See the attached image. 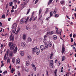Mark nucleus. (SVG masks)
<instances>
[{
    "instance_id": "1",
    "label": "nucleus",
    "mask_w": 76,
    "mask_h": 76,
    "mask_svg": "<svg viewBox=\"0 0 76 76\" xmlns=\"http://www.w3.org/2000/svg\"><path fill=\"white\" fill-rule=\"evenodd\" d=\"M32 50V53L33 54H34L35 53L37 55H38L39 54V49L37 48V47H36L33 48Z\"/></svg>"
},
{
    "instance_id": "2",
    "label": "nucleus",
    "mask_w": 76,
    "mask_h": 76,
    "mask_svg": "<svg viewBox=\"0 0 76 76\" xmlns=\"http://www.w3.org/2000/svg\"><path fill=\"white\" fill-rule=\"evenodd\" d=\"M17 26L18 24L16 23H15L13 24L12 27V31L13 34H15V32H16V28H17Z\"/></svg>"
},
{
    "instance_id": "3",
    "label": "nucleus",
    "mask_w": 76,
    "mask_h": 76,
    "mask_svg": "<svg viewBox=\"0 0 76 76\" xmlns=\"http://www.w3.org/2000/svg\"><path fill=\"white\" fill-rule=\"evenodd\" d=\"M10 46H11L10 47ZM15 46H16L15 44H14L12 42H10L9 44V46L10 47V49L11 50H13L15 48Z\"/></svg>"
},
{
    "instance_id": "4",
    "label": "nucleus",
    "mask_w": 76,
    "mask_h": 76,
    "mask_svg": "<svg viewBox=\"0 0 76 76\" xmlns=\"http://www.w3.org/2000/svg\"><path fill=\"white\" fill-rule=\"evenodd\" d=\"M48 48V45H47V43H45V47L43 45H41L40 46V49L41 50V51H42L44 50H45V48Z\"/></svg>"
},
{
    "instance_id": "5",
    "label": "nucleus",
    "mask_w": 76,
    "mask_h": 76,
    "mask_svg": "<svg viewBox=\"0 0 76 76\" xmlns=\"http://www.w3.org/2000/svg\"><path fill=\"white\" fill-rule=\"evenodd\" d=\"M9 50L8 49L7 50V52L5 54V55L4 56V58L5 61L7 60V58H6V55H7V56H8V55L9 54Z\"/></svg>"
},
{
    "instance_id": "6",
    "label": "nucleus",
    "mask_w": 76,
    "mask_h": 76,
    "mask_svg": "<svg viewBox=\"0 0 76 76\" xmlns=\"http://www.w3.org/2000/svg\"><path fill=\"white\" fill-rule=\"evenodd\" d=\"M65 52V47H64V45H63L62 46V50L61 53L62 54Z\"/></svg>"
},
{
    "instance_id": "7",
    "label": "nucleus",
    "mask_w": 76,
    "mask_h": 76,
    "mask_svg": "<svg viewBox=\"0 0 76 76\" xmlns=\"http://www.w3.org/2000/svg\"><path fill=\"white\" fill-rule=\"evenodd\" d=\"M50 65L49 66L50 68H53L54 67V65H53V60H51L50 62Z\"/></svg>"
},
{
    "instance_id": "8",
    "label": "nucleus",
    "mask_w": 76,
    "mask_h": 76,
    "mask_svg": "<svg viewBox=\"0 0 76 76\" xmlns=\"http://www.w3.org/2000/svg\"><path fill=\"white\" fill-rule=\"evenodd\" d=\"M56 32L57 33V34H60V35H61V31H62V30L61 29L60 30L59 32H58L57 31L58 30V28H56Z\"/></svg>"
},
{
    "instance_id": "9",
    "label": "nucleus",
    "mask_w": 76,
    "mask_h": 76,
    "mask_svg": "<svg viewBox=\"0 0 76 76\" xmlns=\"http://www.w3.org/2000/svg\"><path fill=\"white\" fill-rule=\"evenodd\" d=\"M26 20V18H23L21 19L20 21V23L22 24L23 23V22H25Z\"/></svg>"
},
{
    "instance_id": "10",
    "label": "nucleus",
    "mask_w": 76,
    "mask_h": 76,
    "mask_svg": "<svg viewBox=\"0 0 76 76\" xmlns=\"http://www.w3.org/2000/svg\"><path fill=\"white\" fill-rule=\"evenodd\" d=\"M21 46H22V47H26V45L25 43L23 42L21 43Z\"/></svg>"
},
{
    "instance_id": "11",
    "label": "nucleus",
    "mask_w": 76,
    "mask_h": 76,
    "mask_svg": "<svg viewBox=\"0 0 76 76\" xmlns=\"http://www.w3.org/2000/svg\"><path fill=\"white\" fill-rule=\"evenodd\" d=\"M16 63L17 64H19L20 63V60L19 58L17 59L16 60Z\"/></svg>"
},
{
    "instance_id": "12",
    "label": "nucleus",
    "mask_w": 76,
    "mask_h": 76,
    "mask_svg": "<svg viewBox=\"0 0 76 76\" xmlns=\"http://www.w3.org/2000/svg\"><path fill=\"white\" fill-rule=\"evenodd\" d=\"M17 51H18V47L17 46H16L13 51L14 54H16V53H17Z\"/></svg>"
},
{
    "instance_id": "13",
    "label": "nucleus",
    "mask_w": 76,
    "mask_h": 76,
    "mask_svg": "<svg viewBox=\"0 0 76 76\" xmlns=\"http://www.w3.org/2000/svg\"><path fill=\"white\" fill-rule=\"evenodd\" d=\"M26 4H25V2L22 3L21 5V8H22V9L24 8V7H25V6Z\"/></svg>"
},
{
    "instance_id": "14",
    "label": "nucleus",
    "mask_w": 76,
    "mask_h": 76,
    "mask_svg": "<svg viewBox=\"0 0 76 76\" xmlns=\"http://www.w3.org/2000/svg\"><path fill=\"white\" fill-rule=\"evenodd\" d=\"M31 41H32V39L30 37L28 38L27 39V42H30Z\"/></svg>"
},
{
    "instance_id": "15",
    "label": "nucleus",
    "mask_w": 76,
    "mask_h": 76,
    "mask_svg": "<svg viewBox=\"0 0 76 76\" xmlns=\"http://www.w3.org/2000/svg\"><path fill=\"white\" fill-rule=\"evenodd\" d=\"M12 34L10 36V39L12 41H13V40L14 39V37H12Z\"/></svg>"
},
{
    "instance_id": "16",
    "label": "nucleus",
    "mask_w": 76,
    "mask_h": 76,
    "mask_svg": "<svg viewBox=\"0 0 76 76\" xmlns=\"http://www.w3.org/2000/svg\"><path fill=\"white\" fill-rule=\"evenodd\" d=\"M11 53H10L9 54V56L11 58H12L13 56V53L12 51H11Z\"/></svg>"
},
{
    "instance_id": "17",
    "label": "nucleus",
    "mask_w": 76,
    "mask_h": 76,
    "mask_svg": "<svg viewBox=\"0 0 76 76\" xmlns=\"http://www.w3.org/2000/svg\"><path fill=\"white\" fill-rule=\"evenodd\" d=\"M26 64L27 66H29L30 64V62H29V61H26Z\"/></svg>"
},
{
    "instance_id": "18",
    "label": "nucleus",
    "mask_w": 76,
    "mask_h": 76,
    "mask_svg": "<svg viewBox=\"0 0 76 76\" xmlns=\"http://www.w3.org/2000/svg\"><path fill=\"white\" fill-rule=\"evenodd\" d=\"M54 33V31H51L47 32V34H48L49 35H52V34H53Z\"/></svg>"
},
{
    "instance_id": "19",
    "label": "nucleus",
    "mask_w": 76,
    "mask_h": 76,
    "mask_svg": "<svg viewBox=\"0 0 76 76\" xmlns=\"http://www.w3.org/2000/svg\"><path fill=\"white\" fill-rule=\"evenodd\" d=\"M26 38V35L24 34L23 36V40H25Z\"/></svg>"
},
{
    "instance_id": "20",
    "label": "nucleus",
    "mask_w": 76,
    "mask_h": 76,
    "mask_svg": "<svg viewBox=\"0 0 76 76\" xmlns=\"http://www.w3.org/2000/svg\"><path fill=\"white\" fill-rule=\"evenodd\" d=\"M26 28L27 29V30H28L29 31V30H30V28H31L30 27V26H29V25H28L26 27Z\"/></svg>"
},
{
    "instance_id": "21",
    "label": "nucleus",
    "mask_w": 76,
    "mask_h": 76,
    "mask_svg": "<svg viewBox=\"0 0 76 76\" xmlns=\"http://www.w3.org/2000/svg\"><path fill=\"white\" fill-rule=\"evenodd\" d=\"M20 54L22 56H24V54H25V53L23 51H21L20 52Z\"/></svg>"
},
{
    "instance_id": "22",
    "label": "nucleus",
    "mask_w": 76,
    "mask_h": 76,
    "mask_svg": "<svg viewBox=\"0 0 76 76\" xmlns=\"http://www.w3.org/2000/svg\"><path fill=\"white\" fill-rule=\"evenodd\" d=\"M41 12H42V9H41V8H40L39 11V15L41 14Z\"/></svg>"
},
{
    "instance_id": "23",
    "label": "nucleus",
    "mask_w": 76,
    "mask_h": 76,
    "mask_svg": "<svg viewBox=\"0 0 76 76\" xmlns=\"http://www.w3.org/2000/svg\"><path fill=\"white\" fill-rule=\"evenodd\" d=\"M66 59V57L64 56H63L62 57V61H64Z\"/></svg>"
},
{
    "instance_id": "24",
    "label": "nucleus",
    "mask_w": 76,
    "mask_h": 76,
    "mask_svg": "<svg viewBox=\"0 0 76 76\" xmlns=\"http://www.w3.org/2000/svg\"><path fill=\"white\" fill-rule=\"evenodd\" d=\"M53 53H51L50 54V56H49L50 59H52V57H53Z\"/></svg>"
},
{
    "instance_id": "25",
    "label": "nucleus",
    "mask_w": 76,
    "mask_h": 76,
    "mask_svg": "<svg viewBox=\"0 0 76 76\" xmlns=\"http://www.w3.org/2000/svg\"><path fill=\"white\" fill-rule=\"evenodd\" d=\"M53 0H50L49 1V2L48 3V5H50L51 3L53 1Z\"/></svg>"
},
{
    "instance_id": "26",
    "label": "nucleus",
    "mask_w": 76,
    "mask_h": 76,
    "mask_svg": "<svg viewBox=\"0 0 76 76\" xmlns=\"http://www.w3.org/2000/svg\"><path fill=\"white\" fill-rule=\"evenodd\" d=\"M29 17H27L26 20L25 22V23H27V22H28V20H29Z\"/></svg>"
},
{
    "instance_id": "27",
    "label": "nucleus",
    "mask_w": 76,
    "mask_h": 76,
    "mask_svg": "<svg viewBox=\"0 0 76 76\" xmlns=\"http://www.w3.org/2000/svg\"><path fill=\"white\" fill-rule=\"evenodd\" d=\"M57 11V9H55V10H54L53 11V14H56V13Z\"/></svg>"
},
{
    "instance_id": "28",
    "label": "nucleus",
    "mask_w": 76,
    "mask_h": 76,
    "mask_svg": "<svg viewBox=\"0 0 76 76\" xmlns=\"http://www.w3.org/2000/svg\"><path fill=\"white\" fill-rule=\"evenodd\" d=\"M48 45L49 47H51L52 46V43L50 42H48Z\"/></svg>"
},
{
    "instance_id": "29",
    "label": "nucleus",
    "mask_w": 76,
    "mask_h": 76,
    "mask_svg": "<svg viewBox=\"0 0 76 76\" xmlns=\"http://www.w3.org/2000/svg\"><path fill=\"white\" fill-rule=\"evenodd\" d=\"M7 63H10V58H8L7 60Z\"/></svg>"
},
{
    "instance_id": "30",
    "label": "nucleus",
    "mask_w": 76,
    "mask_h": 76,
    "mask_svg": "<svg viewBox=\"0 0 76 76\" xmlns=\"http://www.w3.org/2000/svg\"><path fill=\"white\" fill-rule=\"evenodd\" d=\"M53 38L54 39H57V36L56 35H54L53 36Z\"/></svg>"
},
{
    "instance_id": "31",
    "label": "nucleus",
    "mask_w": 76,
    "mask_h": 76,
    "mask_svg": "<svg viewBox=\"0 0 76 76\" xmlns=\"http://www.w3.org/2000/svg\"><path fill=\"white\" fill-rule=\"evenodd\" d=\"M46 40H47V39H43V42L45 43H45H47V42H45V41H46Z\"/></svg>"
},
{
    "instance_id": "32",
    "label": "nucleus",
    "mask_w": 76,
    "mask_h": 76,
    "mask_svg": "<svg viewBox=\"0 0 76 76\" xmlns=\"http://www.w3.org/2000/svg\"><path fill=\"white\" fill-rule=\"evenodd\" d=\"M27 58L28 60H30V59H31V58H32V57H31V56H28Z\"/></svg>"
},
{
    "instance_id": "33",
    "label": "nucleus",
    "mask_w": 76,
    "mask_h": 76,
    "mask_svg": "<svg viewBox=\"0 0 76 76\" xmlns=\"http://www.w3.org/2000/svg\"><path fill=\"white\" fill-rule=\"evenodd\" d=\"M27 10H28V11L27 12L26 15H28V14H29V13L30 12V11L31 10V9H29V10L27 9Z\"/></svg>"
},
{
    "instance_id": "34",
    "label": "nucleus",
    "mask_w": 76,
    "mask_h": 76,
    "mask_svg": "<svg viewBox=\"0 0 76 76\" xmlns=\"http://www.w3.org/2000/svg\"><path fill=\"white\" fill-rule=\"evenodd\" d=\"M2 18H3V19H5V15L3 14L2 17H1Z\"/></svg>"
},
{
    "instance_id": "35",
    "label": "nucleus",
    "mask_w": 76,
    "mask_h": 76,
    "mask_svg": "<svg viewBox=\"0 0 76 76\" xmlns=\"http://www.w3.org/2000/svg\"><path fill=\"white\" fill-rule=\"evenodd\" d=\"M53 16V11L51 12L50 13V17Z\"/></svg>"
},
{
    "instance_id": "36",
    "label": "nucleus",
    "mask_w": 76,
    "mask_h": 76,
    "mask_svg": "<svg viewBox=\"0 0 76 76\" xmlns=\"http://www.w3.org/2000/svg\"><path fill=\"white\" fill-rule=\"evenodd\" d=\"M13 72H14V69L13 68H12L11 70V72L12 73H13Z\"/></svg>"
},
{
    "instance_id": "37",
    "label": "nucleus",
    "mask_w": 76,
    "mask_h": 76,
    "mask_svg": "<svg viewBox=\"0 0 76 76\" xmlns=\"http://www.w3.org/2000/svg\"><path fill=\"white\" fill-rule=\"evenodd\" d=\"M48 8H47L46 10L45 13V14H46V13H47L48 12Z\"/></svg>"
},
{
    "instance_id": "38",
    "label": "nucleus",
    "mask_w": 76,
    "mask_h": 76,
    "mask_svg": "<svg viewBox=\"0 0 76 76\" xmlns=\"http://www.w3.org/2000/svg\"><path fill=\"white\" fill-rule=\"evenodd\" d=\"M55 16L56 17V18H58V17L59 16V15H58V14H56L55 15Z\"/></svg>"
},
{
    "instance_id": "39",
    "label": "nucleus",
    "mask_w": 76,
    "mask_h": 76,
    "mask_svg": "<svg viewBox=\"0 0 76 76\" xmlns=\"http://www.w3.org/2000/svg\"><path fill=\"white\" fill-rule=\"evenodd\" d=\"M60 3H61V4H64V1H62L60 2Z\"/></svg>"
},
{
    "instance_id": "40",
    "label": "nucleus",
    "mask_w": 76,
    "mask_h": 76,
    "mask_svg": "<svg viewBox=\"0 0 76 76\" xmlns=\"http://www.w3.org/2000/svg\"><path fill=\"white\" fill-rule=\"evenodd\" d=\"M31 66L32 67H35V64H31Z\"/></svg>"
},
{
    "instance_id": "41",
    "label": "nucleus",
    "mask_w": 76,
    "mask_h": 76,
    "mask_svg": "<svg viewBox=\"0 0 76 76\" xmlns=\"http://www.w3.org/2000/svg\"><path fill=\"white\" fill-rule=\"evenodd\" d=\"M33 69L34 71H36V70H37V68H36V67L35 66L34 67H33Z\"/></svg>"
},
{
    "instance_id": "42",
    "label": "nucleus",
    "mask_w": 76,
    "mask_h": 76,
    "mask_svg": "<svg viewBox=\"0 0 76 76\" xmlns=\"http://www.w3.org/2000/svg\"><path fill=\"white\" fill-rule=\"evenodd\" d=\"M12 4H13V2H11L10 3V6H12Z\"/></svg>"
},
{
    "instance_id": "43",
    "label": "nucleus",
    "mask_w": 76,
    "mask_h": 76,
    "mask_svg": "<svg viewBox=\"0 0 76 76\" xmlns=\"http://www.w3.org/2000/svg\"><path fill=\"white\" fill-rule=\"evenodd\" d=\"M47 35H45L44 37V39H47Z\"/></svg>"
},
{
    "instance_id": "44",
    "label": "nucleus",
    "mask_w": 76,
    "mask_h": 76,
    "mask_svg": "<svg viewBox=\"0 0 76 76\" xmlns=\"http://www.w3.org/2000/svg\"><path fill=\"white\" fill-rule=\"evenodd\" d=\"M26 72H28L29 71V68H26Z\"/></svg>"
},
{
    "instance_id": "45",
    "label": "nucleus",
    "mask_w": 76,
    "mask_h": 76,
    "mask_svg": "<svg viewBox=\"0 0 76 76\" xmlns=\"http://www.w3.org/2000/svg\"><path fill=\"white\" fill-rule=\"evenodd\" d=\"M14 9L12 8V10H11V13H13L14 12Z\"/></svg>"
},
{
    "instance_id": "46",
    "label": "nucleus",
    "mask_w": 76,
    "mask_h": 76,
    "mask_svg": "<svg viewBox=\"0 0 76 76\" xmlns=\"http://www.w3.org/2000/svg\"><path fill=\"white\" fill-rule=\"evenodd\" d=\"M37 19V17L36 16L34 18V19L33 20V21H35Z\"/></svg>"
},
{
    "instance_id": "47",
    "label": "nucleus",
    "mask_w": 76,
    "mask_h": 76,
    "mask_svg": "<svg viewBox=\"0 0 76 76\" xmlns=\"http://www.w3.org/2000/svg\"><path fill=\"white\" fill-rule=\"evenodd\" d=\"M39 15V20L41 18H42V15Z\"/></svg>"
},
{
    "instance_id": "48",
    "label": "nucleus",
    "mask_w": 76,
    "mask_h": 76,
    "mask_svg": "<svg viewBox=\"0 0 76 76\" xmlns=\"http://www.w3.org/2000/svg\"><path fill=\"white\" fill-rule=\"evenodd\" d=\"M12 61L13 63H15V59L12 58Z\"/></svg>"
},
{
    "instance_id": "49",
    "label": "nucleus",
    "mask_w": 76,
    "mask_h": 76,
    "mask_svg": "<svg viewBox=\"0 0 76 76\" xmlns=\"http://www.w3.org/2000/svg\"><path fill=\"white\" fill-rule=\"evenodd\" d=\"M38 2V0H36L35 2V4H37Z\"/></svg>"
},
{
    "instance_id": "50",
    "label": "nucleus",
    "mask_w": 76,
    "mask_h": 76,
    "mask_svg": "<svg viewBox=\"0 0 76 76\" xmlns=\"http://www.w3.org/2000/svg\"><path fill=\"white\" fill-rule=\"evenodd\" d=\"M57 69H55L54 71L55 74H57Z\"/></svg>"
},
{
    "instance_id": "51",
    "label": "nucleus",
    "mask_w": 76,
    "mask_h": 76,
    "mask_svg": "<svg viewBox=\"0 0 76 76\" xmlns=\"http://www.w3.org/2000/svg\"><path fill=\"white\" fill-rule=\"evenodd\" d=\"M49 19H50V17H49L46 19V20H49Z\"/></svg>"
},
{
    "instance_id": "52",
    "label": "nucleus",
    "mask_w": 76,
    "mask_h": 76,
    "mask_svg": "<svg viewBox=\"0 0 76 76\" xmlns=\"http://www.w3.org/2000/svg\"><path fill=\"white\" fill-rule=\"evenodd\" d=\"M18 76H20V72H18Z\"/></svg>"
},
{
    "instance_id": "53",
    "label": "nucleus",
    "mask_w": 76,
    "mask_h": 76,
    "mask_svg": "<svg viewBox=\"0 0 76 76\" xmlns=\"http://www.w3.org/2000/svg\"><path fill=\"white\" fill-rule=\"evenodd\" d=\"M71 42H72L73 41V38H71Z\"/></svg>"
},
{
    "instance_id": "54",
    "label": "nucleus",
    "mask_w": 76,
    "mask_h": 76,
    "mask_svg": "<svg viewBox=\"0 0 76 76\" xmlns=\"http://www.w3.org/2000/svg\"><path fill=\"white\" fill-rule=\"evenodd\" d=\"M7 71H5L3 72V73L4 74H6V73H7Z\"/></svg>"
},
{
    "instance_id": "55",
    "label": "nucleus",
    "mask_w": 76,
    "mask_h": 76,
    "mask_svg": "<svg viewBox=\"0 0 76 76\" xmlns=\"http://www.w3.org/2000/svg\"><path fill=\"white\" fill-rule=\"evenodd\" d=\"M46 75L48 76V71H46Z\"/></svg>"
},
{
    "instance_id": "56",
    "label": "nucleus",
    "mask_w": 76,
    "mask_h": 76,
    "mask_svg": "<svg viewBox=\"0 0 76 76\" xmlns=\"http://www.w3.org/2000/svg\"><path fill=\"white\" fill-rule=\"evenodd\" d=\"M0 32H1L2 31V28H0Z\"/></svg>"
},
{
    "instance_id": "57",
    "label": "nucleus",
    "mask_w": 76,
    "mask_h": 76,
    "mask_svg": "<svg viewBox=\"0 0 76 76\" xmlns=\"http://www.w3.org/2000/svg\"><path fill=\"white\" fill-rule=\"evenodd\" d=\"M16 67L18 69H19V68H20V67L19 66H17Z\"/></svg>"
},
{
    "instance_id": "58",
    "label": "nucleus",
    "mask_w": 76,
    "mask_h": 76,
    "mask_svg": "<svg viewBox=\"0 0 76 76\" xmlns=\"http://www.w3.org/2000/svg\"><path fill=\"white\" fill-rule=\"evenodd\" d=\"M64 9H65V7H63L62 8V9L63 11H64Z\"/></svg>"
},
{
    "instance_id": "59",
    "label": "nucleus",
    "mask_w": 76,
    "mask_h": 76,
    "mask_svg": "<svg viewBox=\"0 0 76 76\" xmlns=\"http://www.w3.org/2000/svg\"><path fill=\"white\" fill-rule=\"evenodd\" d=\"M4 66V64L3 63H2L1 65V67H3V66Z\"/></svg>"
},
{
    "instance_id": "60",
    "label": "nucleus",
    "mask_w": 76,
    "mask_h": 76,
    "mask_svg": "<svg viewBox=\"0 0 76 76\" xmlns=\"http://www.w3.org/2000/svg\"><path fill=\"white\" fill-rule=\"evenodd\" d=\"M20 28H18V29L17 30V31H18V32H19V31H20Z\"/></svg>"
},
{
    "instance_id": "61",
    "label": "nucleus",
    "mask_w": 76,
    "mask_h": 76,
    "mask_svg": "<svg viewBox=\"0 0 76 76\" xmlns=\"http://www.w3.org/2000/svg\"><path fill=\"white\" fill-rule=\"evenodd\" d=\"M0 26H2V23L1 22H0Z\"/></svg>"
},
{
    "instance_id": "62",
    "label": "nucleus",
    "mask_w": 76,
    "mask_h": 76,
    "mask_svg": "<svg viewBox=\"0 0 76 76\" xmlns=\"http://www.w3.org/2000/svg\"><path fill=\"white\" fill-rule=\"evenodd\" d=\"M13 2L16 3L17 2V0H14L13 1Z\"/></svg>"
},
{
    "instance_id": "63",
    "label": "nucleus",
    "mask_w": 76,
    "mask_h": 76,
    "mask_svg": "<svg viewBox=\"0 0 76 76\" xmlns=\"http://www.w3.org/2000/svg\"><path fill=\"white\" fill-rule=\"evenodd\" d=\"M12 67V65H11V64H10V69H11V68Z\"/></svg>"
},
{
    "instance_id": "64",
    "label": "nucleus",
    "mask_w": 76,
    "mask_h": 76,
    "mask_svg": "<svg viewBox=\"0 0 76 76\" xmlns=\"http://www.w3.org/2000/svg\"><path fill=\"white\" fill-rule=\"evenodd\" d=\"M10 19H11V18H9L8 19V21H10Z\"/></svg>"
}]
</instances>
